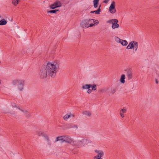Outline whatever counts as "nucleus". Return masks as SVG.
<instances>
[{
	"mask_svg": "<svg viewBox=\"0 0 159 159\" xmlns=\"http://www.w3.org/2000/svg\"><path fill=\"white\" fill-rule=\"evenodd\" d=\"M65 137L64 142H67L71 144L72 143H73L74 141L69 136L65 135Z\"/></svg>",
	"mask_w": 159,
	"mask_h": 159,
	"instance_id": "obj_9",
	"label": "nucleus"
},
{
	"mask_svg": "<svg viewBox=\"0 0 159 159\" xmlns=\"http://www.w3.org/2000/svg\"><path fill=\"white\" fill-rule=\"evenodd\" d=\"M65 138V135L57 137L54 141V143H56L59 141H62L61 143H63L64 142V139Z\"/></svg>",
	"mask_w": 159,
	"mask_h": 159,
	"instance_id": "obj_12",
	"label": "nucleus"
},
{
	"mask_svg": "<svg viewBox=\"0 0 159 159\" xmlns=\"http://www.w3.org/2000/svg\"><path fill=\"white\" fill-rule=\"evenodd\" d=\"M83 114L90 117L91 115V113L89 111H85L83 112Z\"/></svg>",
	"mask_w": 159,
	"mask_h": 159,
	"instance_id": "obj_23",
	"label": "nucleus"
},
{
	"mask_svg": "<svg viewBox=\"0 0 159 159\" xmlns=\"http://www.w3.org/2000/svg\"><path fill=\"white\" fill-rule=\"evenodd\" d=\"M116 91V87H112L111 89V93L113 94Z\"/></svg>",
	"mask_w": 159,
	"mask_h": 159,
	"instance_id": "obj_28",
	"label": "nucleus"
},
{
	"mask_svg": "<svg viewBox=\"0 0 159 159\" xmlns=\"http://www.w3.org/2000/svg\"><path fill=\"white\" fill-rule=\"evenodd\" d=\"M109 0H105L103 1V2L105 3H107L108 2Z\"/></svg>",
	"mask_w": 159,
	"mask_h": 159,
	"instance_id": "obj_36",
	"label": "nucleus"
},
{
	"mask_svg": "<svg viewBox=\"0 0 159 159\" xmlns=\"http://www.w3.org/2000/svg\"><path fill=\"white\" fill-rule=\"evenodd\" d=\"M90 23H93V22H90Z\"/></svg>",
	"mask_w": 159,
	"mask_h": 159,
	"instance_id": "obj_38",
	"label": "nucleus"
},
{
	"mask_svg": "<svg viewBox=\"0 0 159 159\" xmlns=\"http://www.w3.org/2000/svg\"><path fill=\"white\" fill-rule=\"evenodd\" d=\"M24 81L21 80L16 79L12 81V84L14 85L18 84V89L20 91H23L24 86Z\"/></svg>",
	"mask_w": 159,
	"mask_h": 159,
	"instance_id": "obj_3",
	"label": "nucleus"
},
{
	"mask_svg": "<svg viewBox=\"0 0 159 159\" xmlns=\"http://www.w3.org/2000/svg\"><path fill=\"white\" fill-rule=\"evenodd\" d=\"M47 72L45 68V66H43L39 72L40 77L41 79L46 78L47 76Z\"/></svg>",
	"mask_w": 159,
	"mask_h": 159,
	"instance_id": "obj_5",
	"label": "nucleus"
},
{
	"mask_svg": "<svg viewBox=\"0 0 159 159\" xmlns=\"http://www.w3.org/2000/svg\"><path fill=\"white\" fill-rule=\"evenodd\" d=\"M118 22V20L116 19H112L107 21V23L112 24L111 27L113 29L119 27V25L117 24Z\"/></svg>",
	"mask_w": 159,
	"mask_h": 159,
	"instance_id": "obj_6",
	"label": "nucleus"
},
{
	"mask_svg": "<svg viewBox=\"0 0 159 159\" xmlns=\"http://www.w3.org/2000/svg\"><path fill=\"white\" fill-rule=\"evenodd\" d=\"M61 6L62 4L61 2L59 1H57L53 4L51 5L50 8L52 9H54L56 8L61 7Z\"/></svg>",
	"mask_w": 159,
	"mask_h": 159,
	"instance_id": "obj_7",
	"label": "nucleus"
},
{
	"mask_svg": "<svg viewBox=\"0 0 159 159\" xmlns=\"http://www.w3.org/2000/svg\"><path fill=\"white\" fill-rule=\"evenodd\" d=\"M127 71L126 75L128 80H131L133 77L132 71L130 69L125 70Z\"/></svg>",
	"mask_w": 159,
	"mask_h": 159,
	"instance_id": "obj_11",
	"label": "nucleus"
},
{
	"mask_svg": "<svg viewBox=\"0 0 159 159\" xmlns=\"http://www.w3.org/2000/svg\"><path fill=\"white\" fill-rule=\"evenodd\" d=\"M93 19H86L83 20L81 22V25L83 28H87L89 27H92L94 25L93 23H90V22H93Z\"/></svg>",
	"mask_w": 159,
	"mask_h": 159,
	"instance_id": "obj_4",
	"label": "nucleus"
},
{
	"mask_svg": "<svg viewBox=\"0 0 159 159\" xmlns=\"http://www.w3.org/2000/svg\"><path fill=\"white\" fill-rule=\"evenodd\" d=\"M59 11L58 9L51 10L48 11V12L49 13H56L57 11Z\"/></svg>",
	"mask_w": 159,
	"mask_h": 159,
	"instance_id": "obj_27",
	"label": "nucleus"
},
{
	"mask_svg": "<svg viewBox=\"0 0 159 159\" xmlns=\"http://www.w3.org/2000/svg\"><path fill=\"white\" fill-rule=\"evenodd\" d=\"M93 22L94 23V24H96L97 25L99 23V21L98 20H95L94 19H93Z\"/></svg>",
	"mask_w": 159,
	"mask_h": 159,
	"instance_id": "obj_31",
	"label": "nucleus"
},
{
	"mask_svg": "<svg viewBox=\"0 0 159 159\" xmlns=\"http://www.w3.org/2000/svg\"><path fill=\"white\" fill-rule=\"evenodd\" d=\"M155 81H156V83L157 84H158V82L157 79H155Z\"/></svg>",
	"mask_w": 159,
	"mask_h": 159,
	"instance_id": "obj_37",
	"label": "nucleus"
},
{
	"mask_svg": "<svg viewBox=\"0 0 159 159\" xmlns=\"http://www.w3.org/2000/svg\"><path fill=\"white\" fill-rule=\"evenodd\" d=\"M99 0H93V6L94 8H97L98 5V3Z\"/></svg>",
	"mask_w": 159,
	"mask_h": 159,
	"instance_id": "obj_17",
	"label": "nucleus"
},
{
	"mask_svg": "<svg viewBox=\"0 0 159 159\" xmlns=\"http://www.w3.org/2000/svg\"><path fill=\"white\" fill-rule=\"evenodd\" d=\"M126 111V110L125 109H122L120 111V115L123 118L124 117V113H125Z\"/></svg>",
	"mask_w": 159,
	"mask_h": 159,
	"instance_id": "obj_22",
	"label": "nucleus"
},
{
	"mask_svg": "<svg viewBox=\"0 0 159 159\" xmlns=\"http://www.w3.org/2000/svg\"><path fill=\"white\" fill-rule=\"evenodd\" d=\"M134 48V44L132 41L130 42L128 45L127 46L126 48L127 49H132Z\"/></svg>",
	"mask_w": 159,
	"mask_h": 159,
	"instance_id": "obj_15",
	"label": "nucleus"
},
{
	"mask_svg": "<svg viewBox=\"0 0 159 159\" xmlns=\"http://www.w3.org/2000/svg\"><path fill=\"white\" fill-rule=\"evenodd\" d=\"M125 75L124 74L122 75L120 77V81L122 83H124L125 82Z\"/></svg>",
	"mask_w": 159,
	"mask_h": 159,
	"instance_id": "obj_21",
	"label": "nucleus"
},
{
	"mask_svg": "<svg viewBox=\"0 0 159 159\" xmlns=\"http://www.w3.org/2000/svg\"><path fill=\"white\" fill-rule=\"evenodd\" d=\"M47 141L48 142V144L49 145H51V143L50 142V139H49V140H48V139L47 140Z\"/></svg>",
	"mask_w": 159,
	"mask_h": 159,
	"instance_id": "obj_35",
	"label": "nucleus"
},
{
	"mask_svg": "<svg viewBox=\"0 0 159 159\" xmlns=\"http://www.w3.org/2000/svg\"><path fill=\"white\" fill-rule=\"evenodd\" d=\"M88 89L87 91V93H90L91 92L92 90H91L90 89Z\"/></svg>",
	"mask_w": 159,
	"mask_h": 159,
	"instance_id": "obj_33",
	"label": "nucleus"
},
{
	"mask_svg": "<svg viewBox=\"0 0 159 159\" xmlns=\"http://www.w3.org/2000/svg\"><path fill=\"white\" fill-rule=\"evenodd\" d=\"M41 133H40V132H38L37 133V134L39 136H41L42 135H41Z\"/></svg>",
	"mask_w": 159,
	"mask_h": 159,
	"instance_id": "obj_34",
	"label": "nucleus"
},
{
	"mask_svg": "<svg viewBox=\"0 0 159 159\" xmlns=\"http://www.w3.org/2000/svg\"><path fill=\"white\" fill-rule=\"evenodd\" d=\"M92 85L90 84H86L84 85L82 87V88L83 89H89L91 86H92Z\"/></svg>",
	"mask_w": 159,
	"mask_h": 159,
	"instance_id": "obj_18",
	"label": "nucleus"
},
{
	"mask_svg": "<svg viewBox=\"0 0 159 159\" xmlns=\"http://www.w3.org/2000/svg\"><path fill=\"white\" fill-rule=\"evenodd\" d=\"M21 111L24 113V115L26 117H29L30 116V113L27 110L19 108V109Z\"/></svg>",
	"mask_w": 159,
	"mask_h": 159,
	"instance_id": "obj_13",
	"label": "nucleus"
},
{
	"mask_svg": "<svg viewBox=\"0 0 159 159\" xmlns=\"http://www.w3.org/2000/svg\"><path fill=\"white\" fill-rule=\"evenodd\" d=\"M109 11L111 13L113 14L116 11L115 9V3L114 1L112 2L109 8Z\"/></svg>",
	"mask_w": 159,
	"mask_h": 159,
	"instance_id": "obj_8",
	"label": "nucleus"
},
{
	"mask_svg": "<svg viewBox=\"0 0 159 159\" xmlns=\"http://www.w3.org/2000/svg\"><path fill=\"white\" fill-rule=\"evenodd\" d=\"M91 87L92 88V90H96V85L95 84H94L93 85H92V86Z\"/></svg>",
	"mask_w": 159,
	"mask_h": 159,
	"instance_id": "obj_30",
	"label": "nucleus"
},
{
	"mask_svg": "<svg viewBox=\"0 0 159 159\" xmlns=\"http://www.w3.org/2000/svg\"><path fill=\"white\" fill-rule=\"evenodd\" d=\"M19 1L18 0H12V3L15 6H16L18 3Z\"/></svg>",
	"mask_w": 159,
	"mask_h": 159,
	"instance_id": "obj_29",
	"label": "nucleus"
},
{
	"mask_svg": "<svg viewBox=\"0 0 159 159\" xmlns=\"http://www.w3.org/2000/svg\"><path fill=\"white\" fill-rule=\"evenodd\" d=\"M71 116H72V117H74V116L73 115H71V114H66L65 115L64 117H63V119L64 120H67Z\"/></svg>",
	"mask_w": 159,
	"mask_h": 159,
	"instance_id": "obj_19",
	"label": "nucleus"
},
{
	"mask_svg": "<svg viewBox=\"0 0 159 159\" xmlns=\"http://www.w3.org/2000/svg\"><path fill=\"white\" fill-rule=\"evenodd\" d=\"M101 5H100L98 7V9L96 11H91L90 13H95L96 14H99L101 12Z\"/></svg>",
	"mask_w": 159,
	"mask_h": 159,
	"instance_id": "obj_14",
	"label": "nucleus"
},
{
	"mask_svg": "<svg viewBox=\"0 0 159 159\" xmlns=\"http://www.w3.org/2000/svg\"><path fill=\"white\" fill-rule=\"evenodd\" d=\"M67 128H73L74 127H76V128H77V126L74 125L73 124H68L67 125Z\"/></svg>",
	"mask_w": 159,
	"mask_h": 159,
	"instance_id": "obj_24",
	"label": "nucleus"
},
{
	"mask_svg": "<svg viewBox=\"0 0 159 159\" xmlns=\"http://www.w3.org/2000/svg\"><path fill=\"white\" fill-rule=\"evenodd\" d=\"M133 43H134V48L135 49V51H136L138 49V43L136 41H132Z\"/></svg>",
	"mask_w": 159,
	"mask_h": 159,
	"instance_id": "obj_25",
	"label": "nucleus"
},
{
	"mask_svg": "<svg viewBox=\"0 0 159 159\" xmlns=\"http://www.w3.org/2000/svg\"><path fill=\"white\" fill-rule=\"evenodd\" d=\"M93 159H102L101 157H99L98 156H96L93 157Z\"/></svg>",
	"mask_w": 159,
	"mask_h": 159,
	"instance_id": "obj_32",
	"label": "nucleus"
},
{
	"mask_svg": "<svg viewBox=\"0 0 159 159\" xmlns=\"http://www.w3.org/2000/svg\"><path fill=\"white\" fill-rule=\"evenodd\" d=\"M41 135H42V136L44 137L46 140L48 139V140H49V138L48 136L46 134L44 133L43 132H41Z\"/></svg>",
	"mask_w": 159,
	"mask_h": 159,
	"instance_id": "obj_26",
	"label": "nucleus"
},
{
	"mask_svg": "<svg viewBox=\"0 0 159 159\" xmlns=\"http://www.w3.org/2000/svg\"><path fill=\"white\" fill-rule=\"evenodd\" d=\"M7 23V21L4 19H2L0 20V25H5Z\"/></svg>",
	"mask_w": 159,
	"mask_h": 159,
	"instance_id": "obj_20",
	"label": "nucleus"
},
{
	"mask_svg": "<svg viewBox=\"0 0 159 159\" xmlns=\"http://www.w3.org/2000/svg\"><path fill=\"white\" fill-rule=\"evenodd\" d=\"M89 143V140L86 139H83L81 140L74 141L72 145L75 146L78 148L82 147Z\"/></svg>",
	"mask_w": 159,
	"mask_h": 159,
	"instance_id": "obj_2",
	"label": "nucleus"
},
{
	"mask_svg": "<svg viewBox=\"0 0 159 159\" xmlns=\"http://www.w3.org/2000/svg\"><path fill=\"white\" fill-rule=\"evenodd\" d=\"M59 64V62L57 61H54L53 63L48 62L46 66H45V68L48 76L52 78L55 77Z\"/></svg>",
	"mask_w": 159,
	"mask_h": 159,
	"instance_id": "obj_1",
	"label": "nucleus"
},
{
	"mask_svg": "<svg viewBox=\"0 0 159 159\" xmlns=\"http://www.w3.org/2000/svg\"><path fill=\"white\" fill-rule=\"evenodd\" d=\"M116 40L119 43H120L123 46H126L128 44V42L127 41L120 39L118 37L116 38Z\"/></svg>",
	"mask_w": 159,
	"mask_h": 159,
	"instance_id": "obj_10",
	"label": "nucleus"
},
{
	"mask_svg": "<svg viewBox=\"0 0 159 159\" xmlns=\"http://www.w3.org/2000/svg\"><path fill=\"white\" fill-rule=\"evenodd\" d=\"M95 152L98 154L97 156H98L99 157H101L104 155V153L102 151L96 150Z\"/></svg>",
	"mask_w": 159,
	"mask_h": 159,
	"instance_id": "obj_16",
	"label": "nucleus"
}]
</instances>
